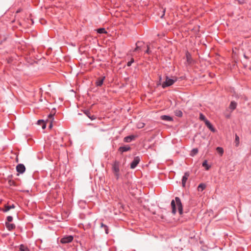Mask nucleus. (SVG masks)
Segmentation results:
<instances>
[{"mask_svg": "<svg viewBox=\"0 0 251 251\" xmlns=\"http://www.w3.org/2000/svg\"><path fill=\"white\" fill-rule=\"evenodd\" d=\"M216 151H217V152L221 155V156H222L223 153H224V149L221 148V147H217L216 148Z\"/></svg>", "mask_w": 251, "mask_h": 251, "instance_id": "20", "label": "nucleus"}, {"mask_svg": "<svg viewBox=\"0 0 251 251\" xmlns=\"http://www.w3.org/2000/svg\"><path fill=\"white\" fill-rule=\"evenodd\" d=\"M6 220L7 221V222L10 223L12 221L13 217L11 216H8L7 217Z\"/></svg>", "mask_w": 251, "mask_h": 251, "instance_id": "29", "label": "nucleus"}, {"mask_svg": "<svg viewBox=\"0 0 251 251\" xmlns=\"http://www.w3.org/2000/svg\"><path fill=\"white\" fill-rule=\"evenodd\" d=\"M52 117H53V115H52V114H50L49 115V118H52Z\"/></svg>", "mask_w": 251, "mask_h": 251, "instance_id": "34", "label": "nucleus"}, {"mask_svg": "<svg viewBox=\"0 0 251 251\" xmlns=\"http://www.w3.org/2000/svg\"><path fill=\"white\" fill-rule=\"evenodd\" d=\"M74 239L72 235H65L60 239V242L62 244H67L71 243Z\"/></svg>", "mask_w": 251, "mask_h": 251, "instance_id": "4", "label": "nucleus"}, {"mask_svg": "<svg viewBox=\"0 0 251 251\" xmlns=\"http://www.w3.org/2000/svg\"><path fill=\"white\" fill-rule=\"evenodd\" d=\"M19 251H29V250L27 246L21 244L19 246Z\"/></svg>", "mask_w": 251, "mask_h": 251, "instance_id": "16", "label": "nucleus"}, {"mask_svg": "<svg viewBox=\"0 0 251 251\" xmlns=\"http://www.w3.org/2000/svg\"><path fill=\"white\" fill-rule=\"evenodd\" d=\"M151 51L150 50L149 46L148 45H147V49L145 51V53L149 54L151 53Z\"/></svg>", "mask_w": 251, "mask_h": 251, "instance_id": "31", "label": "nucleus"}, {"mask_svg": "<svg viewBox=\"0 0 251 251\" xmlns=\"http://www.w3.org/2000/svg\"><path fill=\"white\" fill-rule=\"evenodd\" d=\"M161 80V76L160 75L159 76V82H160Z\"/></svg>", "mask_w": 251, "mask_h": 251, "instance_id": "35", "label": "nucleus"}, {"mask_svg": "<svg viewBox=\"0 0 251 251\" xmlns=\"http://www.w3.org/2000/svg\"><path fill=\"white\" fill-rule=\"evenodd\" d=\"M144 44H140V46H141V48L142 47V46Z\"/></svg>", "mask_w": 251, "mask_h": 251, "instance_id": "37", "label": "nucleus"}, {"mask_svg": "<svg viewBox=\"0 0 251 251\" xmlns=\"http://www.w3.org/2000/svg\"><path fill=\"white\" fill-rule=\"evenodd\" d=\"M200 119L201 120V121H204L205 123V122H206V121H208V120L206 119V118H205V116H204L203 114H202V113H201V114H200Z\"/></svg>", "mask_w": 251, "mask_h": 251, "instance_id": "26", "label": "nucleus"}, {"mask_svg": "<svg viewBox=\"0 0 251 251\" xmlns=\"http://www.w3.org/2000/svg\"><path fill=\"white\" fill-rule=\"evenodd\" d=\"M175 115L179 117H181L182 116V112L181 110H177L175 111Z\"/></svg>", "mask_w": 251, "mask_h": 251, "instance_id": "23", "label": "nucleus"}, {"mask_svg": "<svg viewBox=\"0 0 251 251\" xmlns=\"http://www.w3.org/2000/svg\"><path fill=\"white\" fill-rule=\"evenodd\" d=\"M120 162L115 160L112 165V171L117 179L120 177Z\"/></svg>", "mask_w": 251, "mask_h": 251, "instance_id": "2", "label": "nucleus"}, {"mask_svg": "<svg viewBox=\"0 0 251 251\" xmlns=\"http://www.w3.org/2000/svg\"><path fill=\"white\" fill-rule=\"evenodd\" d=\"M5 226L6 228L9 231L14 229L16 227L15 224H10L8 222H5Z\"/></svg>", "mask_w": 251, "mask_h": 251, "instance_id": "11", "label": "nucleus"}, {"mask_svg": "<svg viewBox=\"0 0 251 251\" xmlns=\"http://www.w3.org/2000/svg\"><path fill=\"white\" fill-rule=\"evenodd\" d=\"M105 78V76H104L98 77L96 81V85L98 87L101 86L103 84Z\"/></svg>", "mask_w": 251, "mask_h": 251, "instance_id": "8", "label": "nucleus"}, {"mask_svg": "<svg viewBox=\"0 0 251 251\" xmlns=\"http://www.w3.org/2000/svg\"><path fill=\"white\" fill-rule=\"evenodd\" d=\"M42 126L43 129L46 128V126L44 122L42 124Z\"/></svg>", "mask_w": 251, "mask_h": 251, "instance_id": "33", "label": "nucleus"}, {"mask_svg": "<svg viewBox=\"0 0 251 251\" xmlns=\"http://www.w3.org/2000/svg\"><path fill=\"white\" fill-rule=\"evenodd\" d=\"M186 61L188 64H191L193 62V60L192 58V56L191 54L188 52L187 51L186 52Z\"/></svg>", "mask_w": 251, "mask_h": 251, "instance_id": "9", "label": "nucleus"}, {"mask_svg": "<svg viewBox=\"0 0 251 251\" xmlns=\"http://www.w3.org/2000/svg\"><path fill=\"white\" fill-rule=\"evenodd\" d=\"M198 152V150L197 148L193 149L191 152V155L193 156Z\"/></svg>", "mask_w": 251, "mask_h": 251, "instance_id": "25", "label": "nucleus"}, {"mask_svg": "<svg viewBox=\"0 0 251 251\" xmlns=\"http://www.w3.org/2000/svg\"><path fill=\"white\" fill-rule=\"evenodd\" d=\"M206 187V185L203 183H201L198 187V190L199 191H202Z\"/></svg>", "mask_w": 251, "mask_h": 251, "instance_id": "18", "label": "nucleus"}, {"mask_svg": "<svg viewBox=\"0 0 251 251\" xmlns=\"http://www.w3.org/2000/svg\"><path fill=\"white\" fill-rule=\"evenodd\" d=\"M130 148L128 146L121 147L119 148V151L122 152H126L130 150Z\"/></svg>", "mask_w": 251, "mask_h": 251, "instance_id": "14", "label": "nucleus"}, {"mask_svg": "<svg viewBox=\"0 0 251 251\" xmlns=\"http://www.w3.org/2000/svg\"><path fill=\"white\" fill-rule=\"evenodd\" d=\"M15 208V206L14 204H12V205H10V206L5 205L4 206V209L3 210V211L4 212H7L8 211H9L10 209H11L12 208Z\"/></svg>", "mask_w": 251, "mask_h": 251, "instance_id": "17", "label": "nucleus"}, {"mask_svg": "<svg viewBox=\"0 0 251 251\" xmlns=\"http://www.w3.org/2000/svg\"><path fill=\"white\" fill-rule=\"evenodd\" d=\"M44 123V121L42 120H39L38 121V124H40V123L43 124Z\"/></svg>", "mask_w": 251, "mask_h": 251, "instance_id": "32", "label": "nucleus"}, {"mask_svg": "<svg viewBox=\"0 0 251 251\" xmlns=\"http://www.w3.org/2000/svg\"><path fill=\"white\" fill-rule=\"evenodd\" d=\"M176 205L177 207L179 213L180 214H181L182 213L183 208L180 199L178 197H176L175 201L174 200H172L171 201L172 213L174 214H176Z\"/></svg>", "mask_w": 251, "mask_h": 251, "instance_id": "1", "label": "nucleus"}, {"mask_svg": "<svg viewBox=\"0 0 251 251\" xmlns=\"http://www.w3.org/2000/svg\"><path fill=\"white\" fill-rule=\"evenodd\" d=\"M100 227L104 228L105 232V233H106V234L108 233V226L106 225H105L104 224H103L102 223H101L100 224Z\"/></svg>", "mask_w": 251, "mask_h": 251, "instance_id": "21", "label": "nucleus"}, {"mask_svg": "<svg viewBox=\"0 0 251 251\" xmlns=\"http://www.w3.org/2000/svg\"><path fill=\"white\" fill-rule=\"evenodd\" d=\"M145 126V124L143 123L139 122L137 124V127L138 128H142Z\"/></svg>", "mask_w": 251, "mask_h": 251, "instance_id": "27", "label": "nucleus"}, {"mask_svg": "<svg viewBox=\"0 0 251 251\" xmlns=\"http://www.w3.org/2000/svg\"><path fill=\"white\" fill-rule=\"evenodd\" d=\"M235 146L238 147L239 145V137L236 134L235 139Z\"/></svg>", "mask_w": 251, "mask_h": 251, "instance_id": "24", "label": "nucleus"}, {"mask_svg": "<svg viewBox=\"0 0 251 251\" xmlns=\"http://www.w3.org/2000/svg\"><path fill=\"white\" fill-rule=\"evenodd\" d=\"M97 32L100 34H102V33H106L107 31H106L105 28H100L98 29Z\"/></svg>", "mask_w": 251, "mask_h": 251, "instance_id": "22", "label": "nucleus"}, {"mask_svg": "<svg viewBox=\"0 0 251 251\" xmlns=\"http://www.w3.org/2000/svg\"><path fill=\"white\" fill-rule=\"evenodd\" d=\"M134 62V60L133 58H131L130 61H128L127 63V66L128 67H130L131 66V65H132V64Z\"/></svg>", "mask_w": 251, "mask_h": 251, "instance_id": "28", "label": "nucleus"}, {"mask_svg": "<svg viewBox=\"0 0 251 251\" xmlns=\"http://www.w3.org/2000/svg\"><path fill=\"white\" fill-rule=\"evenodd\" d=\"M141 161L139 156H136L134 158L133 160L130 163V167L132 169H135Z\"/></svg>", "mask_w": 251, "mask_h": 251, "instance_id": "5", "label": "nucleus"}, {"mask_svg": "<svg viewBox=\"0 0 251 251\" xmlns=\"http://www.w3.org/2000/svg\"><path fill=\"white\" fill-rule=\"evenodd\" d=\"M144 44L142 41H138L136 43V48L134 50V51H137L141 50V46L140 44Z\"/></svg>", "mask_w": 251, "mask_h": 251, "instance_id": "12", "label": "nucleus"}, {"mask_svg": "<svg viewBox=\"0 0 251 251\" xmlns=\"http://www.w3.org/2000/svg\"><path fill=\"white\" fill-rule=\"evenodd\" d=\"M205 124L212 132H215L216 131V129L213 126L209 121H206Z\"/></svg>", "mask_w": 251, "mask_h": 251, "instance_id": "10", "label": "nucleus"}, {"mask_svg": "<svg viewBox=\"0 0 251 251\" xmlns=\"http://www.w3.org/2000/svg\"><path fill=\"white\" fill-rule=\"evenodd\" d=\"M160 119L162 120L166 121H172L173 119L172 117L168 115H162L160 117Z\"/></svg>", "mask_w": 251, "mask_h": 251, "instance_id": "13", "label": "nucleus"}, {"mask_svg": "<svg viewBox=\"0 0 251 251\" xmlns=\"http://www.w3.org/2000/svg\"><path fill=\"white\" fill-rule=\"evenodd\" d=\"M177 80V78L176 76H173L172 78H170L168 76L165 77V81H164L162 84V87L165 88L167 87H169L174 84Z\"/></svg>", "mask_w": 251, "mask_h": 251, "instance_id": "3", "label": "nucleus"}, {"mask_svg": "<svg viewBox=\"0 0 251 251\" xmlns=\"http://www.w3.org/2000/svg\"><path fill=\"white\" fill-rule=\"evenodd\" d=\"M16 170L18 173L23 174L25 172V166L23 164H19L16 167Z\"/></svg>", "mask_w": 251, "mask_h": 251, "instance_id": "7", "label": "nucleus"}, {"mask_svg": "<svg viewBox=\"0 0 251 251\" xmlns=\"http://www.w3.org/2000/svg\"><path fill=\"white\" fill-rule=\"evenodd\" d=\"M190 176V173L189 172H186L184 173V176L182 178V185L183 187L185 186L186 182Z\"/></svg>", "mask_w": 251, "mask_h": 251, "instance_id": "6", "label": "nucleus"}, {"mask_svg": "<svg viewBox=\"0 0 251 251\" xmlns=\"http://www.w3.org/2000/svg\"><path fill=\"white\" fill-rule=\"evenodd\" d=\"M236 106H237V103L235 102L232 101L230 102V104L229 105V108L231 110H233L236 108Z\"/></svg>", "mask_w": 251, "mask_h": 251, "instance_id": "19", "label": "nucleus"}, {"mask_svg": "<svg viewBox=\"0 0 251 251\" xmlns=\"http://www.w3.org/2000/svg\"><path fill=\"white\" fill-rule=\"evenodd\" d=\"M89 118H90L91 120H93L94 118H93V117H90V116H88Z\"/></svg>", "mask_w": 251, "mask_h": 251, "instance_id": "36", "label": "nucleus"}, {"mask_svg": "<svg viewBox=\"0 0 251 251\" xmlns=\"http://www.w3.org/2000/svg\"><path fill=\"white\" fill-rule=\"evenodd\" d=\"M202 166L203 167H205L206 166V170H208L209 169V167L207 166V161L206 160H205L203 163H202Z\"/></svg>", "mask_w": 251, "mask_h": 251, "instance_id": "30", "label": "nucleus"}, {"mask_svg": "<svg viewBox=\"0 0 251 251\" xmlns=\"http://www.w3.org/2000/svg\"><path fill=\"white\" fill-rule=\"evenodd\" d=\"M135 138V136L134 135H130L125 137L124 141L125 142L129 143L132 140Z\"/></svg>", "mask_w": 251, "mask_h": 251, "instance_id": "15", "label": "nucleus"}]
</instances>
